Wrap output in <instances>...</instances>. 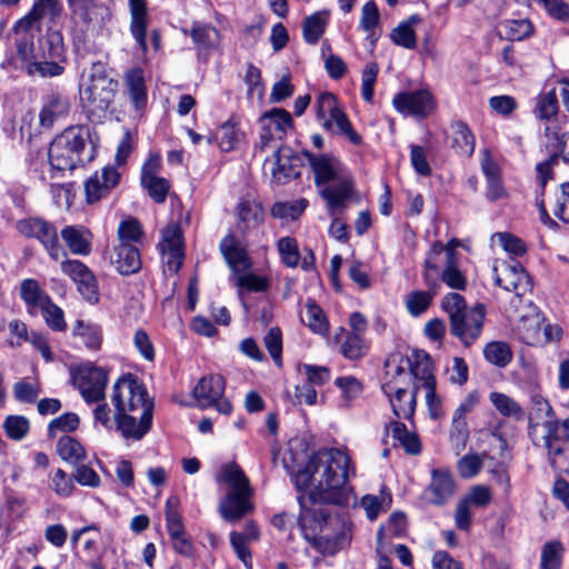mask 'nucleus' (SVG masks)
Listing matches in <instances>:
<instances>
[{
  "mask_svg": "<svg viewBox=\"0 0 569 569\" xmlns=\"http://www.w3.org/2000/svg\"><path fill=\"white\" fill-rule=\"evenodd\" d=\"M355 475L349 456L337 448H323L315 452L305 470L296 476L298 487L312 486L313 502L345 505L348 502V479Z\"/></svg>",
  "mask_w": 569,
  "mask_h": 569,
  "instance_id": "nucleus-1",
  "label": "nucleus"
},
{
  "mask_svg": "<svg viewBox=\"0 0 569 569\" xmlns=\"http://www.w3.org/2000/svg\"><path fill=\"white\" fill-rule=\"evenodd\" d=\"M111 403L113 422L123 438L140 440L149 431L153 403L136 376L128 373L114 382Z\"/></svg>",
  "mask_w": 569,
  "mask_h": 569,
  "instance_id": "nucleus-2",
  "label": "nucleus"
},
{
  "mask_svg": "<svg viewBox=\"0 0 569 569\" xmlns=\"http://www.w3.org/2000/svg\"><path fill=\"white\" fill-rule=\"evenodd\" d=\"M532 419H542L541 423H530V432H541L542 446L547 450L551 468L559 473H569V418L559 421L550 403L541 396L531 398Z\"/></svg>",
  "mask_w": 569,
  "mask_h": 569,
  "instance_id": "nucleus-3",
  "label": "nucleus"
},
{
  "mask_svg": "<svg viewBox=\"0 0 569 569\" xmlns=\"http://www.w3.org/2000/svg\"><path fill=\"white\" fill-rule=\"evenodd\" d=\"M299 525L306 540L322 555L332 556L351 541V523L323 507L305 510Z\"/></svg>",
  "mask_w": 569,
  "mask_h": 569,
  "instance_id": "nucleus-4",
  "label": "nucleus"
},
{
  "mask_svg": "<svg viewBox=\"0 0 569 569\" xmlns=\"http://www.w3.org/2000/svg\"><path fill=\"white\" fill-rule=\"evenodd\" d=\"M315 174L317 187L327 203L330 216L341 213L353 193V181L343 163L336 157L305 152Z\"/></svg>",
  "mask_w": 569,
  "mask_h": 569,
  "instance_id": "nucleus-5",
  "label": "nucleus"
},
{
  "mask_svg": "<svg viewBox=\"0 0 569 569\" xmlns=\"http://www.w3.org/2000/svg\"><path fill=\"white\" fill-rule=\"evenodd\" d=\"M410 360L393 353L385 362L386 382L382 391L388 397L393 415L398 419L411 420L417 405L418 386H412Z\"/></svg>",
  "mask_w": 569,
  "mask_h": 569,
  "instance_id": "nucleus-6",
  "label": "nucleus"
},
{
  "mask_svg": "<svg viewBox=\"0 0 569 569\" xmlns=\"http://www.w3.org/2000/svg\"><path fill=\"white\" fill-rule=\"evenodd\" d=\"M90 132L87 127H69L58 134L50 143L49 163L57 171H72L78 166L90 162L94 150L88 146Z\"/></svg>",
  "mask_w": 569,
  "mask_h": 569,
  "instance_id": "nucleus-7",
  "label": "nucleus"
},
{
  "mask_svg": "<svg viewBox=\"0 0 569 569\" xmlns=\"http://www.w3.org/2000/svg\"><path fill=\"white\" fill-rule=\"evenodd\" d=\"M216 480L227 486L226 496L219 503L220 515L226 521H238L253 510L251 501L253 490L239 465L234 462L223 465Z\"/></svg>",
  "mask_w": 569,
  "mask_h": 569,
  "instance_id": "nucleus-8",
  "label": "nucleus"
},
{
  "mask_svg": "<svg viewBox=\"0 0 569 569\" xmlns=\"http://www.w3.org/2000/svg\"><path fill=\"white\" fill-rule=\"evenodd\" d=\"M118 82L112 79L101 62L93 63L79 84L80 101L88 113L100 116L113 102Z\"/></svg>",
  "mask_w": 569,
  "mask_h": 569,
  "instance_id": "nucleus-9",
  "label": "nucleus"
},
{
  "mask_svg": "<svg viewBox=\"0 0 569 569\" xmlns=\"http://www.w3.org/2000/svg\"><path fill=\"white\" fill-rule=\"evenodd\" d=\"M74 388L87 403L100 402L106 398L108 371L92 362L81 363L71 370Z\"/></svg>",
  "mask_w": 569,
  "mask_h": 569,
  "instance_id": "nucleus-10",
  "label": "nucleus"
},
{
  "mask_svg": "<svg viewBox=\"0 0 569 569\" xmlns=\"http://www.w3.org/2000/svg\"><path fill=\"white\" fill-rule=\"evenodd\" d=\"M317 117L322 120L326 129L346 136L349 141L359 146L362 141L346 113L338 106L337 99L329 92L321 93L317 100Z\"/></svg>",
  "mask_w": 569,
  "mask_h": 569,
  "instance_id": "nucleus-11",
  "label": "nucleus"
},
{
  "mask_svg": "<svg viewBox=\"0 0 569 569\" xmlns=\"http://www.w3.org/2000/svg\"><path fill=\"white\" fill-rule=\"evenodd\" d=\"M261 133L256 148L260 151L281 147L279 144L293 129L291 114L280 108H273L260 117Z\"/></svg>",
  "mask_w": 569,
  "mask_h": 569,
  "instance_id": "nucleus-12",
  "label": "nucleus"
},
{
  "mask_svg": "<svg viewBox=\"0 0 569 569\" xmlns=\"http://www.w3.org/2000/svg\"><path fill=\"white\" fill-rule=\"evenodd\" d=\"M17 229L24 237L37 239L52 260L67 257V252L59 243L57 228L52 223L41 218H28L18 221Z\"/></svg>",
  "mask_w": 569,
  "mask_h": 569,
  "instance_id": "nucleus-13",
  "label": "nucleus"
},
{
  "mask_svg": "<svg viewBox=\"0 0 569 569\" xmlns=\"http://www.w3.org/2000/svg\"><path fill=\"white\" fill-rule=\"evenodd\" d=\"M224 379L220 375H208L202 377L194 386L192 395L201 409L214 407L222 415H230L231 402L223 397Z\"/></svg>",
  "mask_w": 569,
  "mask_h": 569,
  "instance_id": "nucleus-14",
  "label": "nucleus"
},
{
  "mask_svg": "<svg viewBox=\"0 0 569 569\" xmlns=\"http://www.w3.org/2000/svg\"><path fill=\"white\" fill-rule=\"evenodd\" d=\"M392 104L398 112L419 119L428 117L436 109L432 93L425 88L397 93Z\"/></svg>",
  "mask_w": 569,
  "mask_h": 569,
  "instance_id": "nucleus-15",
  "label": "nucleus"
},
{
  "mask_svg": "<svg viewBox=\"0 0 569 569\" xmlns=\"http://www.w3.org/2000/svg\"><path fill=\"white\" fill-rule=\"evenodd\" d=\"M457 483L448 468H433L430 481L422 492L425 501L432 506H443L456 495Z\"/></svg>",
  "mask_w": 569,
  "mask_h": 569,
  "instance_id": "nucleus-16",
  "label": "nucleus"
},
{
  "mask_svg": "<svg viewBox=\"0 0 569 569\" xmlns=\"http://www.w3.org/2000/svg\"><path fill=\"white\" fill-rule=\"evenodd\" d=\"M492 271L496 284L507 291H513L518 297L531 290L530 277L517 261L496 262Z\"/></svg>",
  "mask_w": 569,
  "mask_h": 569,
  "instance_id": "nucleus-17",
  "label": "nucleus"
},
{
  "mask_svg": "<svg viewBox=\"0 0 569 569\" xmlns=\"http://www.w3.org/2000/svg\"><path fill=\"white\" fill-rule=\"evenodd\" d=\"M61 271L76 284L79 293L90 303L99 300L98 281L92 271L80 260L66 259L60 264Z\"/></svg>",
  "mask_w": 569,
  "mask_h": 569,
  "instance_id": "nucleus-18",
  "label": "nucleus"
},
{
  "mask_svg": "<svg viewBox=\"0 0 569 569\" xmlns=\"http://www.w3.org/2000/svg\"><path fill=\"white\" fill-rule=\"evenodd\" d=\"M519 339L528 346H545L560 337L557 326L546 323L540 316L522 318L517 327Z\"/></svg>",
  "mask_w": 569,
  "mask_h": 569,
  "instance_id": "nucleus-19",
  "label": "nucleus"
},
{
  "mask_svg": "<svg viewBox=\"0 0 569 569\" xmlns=\"http://www.w3.org/2000/svg\"><path fill=\"white\" fill-rule=\"evenodd\" d=\"M438 268L428 258L425 262V270L422 273L427 290H415L409 292L405 298V306L407 311L412 317H419L425 313L431 306L433 298L437 295L438 283L432 277L431 271L437 272Z\"/></svg>",
  "mask_w": 569,
  "mask_h": 569,
  "instance_id": "nucleus-20",
  "label": "nucleus"
},
{
  "mask_svg": "<svg viewBox=\"0 0 569 569\" xmlns=\"http://www.w3.org/2000/svg\"><path fill=\"white\" fill-rule=\"evenodd\" d=\"M486 309L483 305H477L469 309V312L458 318V325L450 322V331L465 347H469L480 337L482 332Z\"/></svg>",
  "mask_w": 569,
  "mask_h": 569,
  "instance_id": "nucleus-21",
  "label": "nucleus"
},
{
  "mask_svg": "<svg viewBox=\"0 0 569 569\" xmlns=\"http://www.w3.org/2000/svg\"><path fill=\"white\" fill-rule=\"evenodd\" d=\"M480 401V392L471 390L460 401L451 419L450 439L458 449L463 448L469 438L467 415L472 412Z\"/></svg>",
  "mask_w": 569,
  "mask_h": 569,
  "instance_id": "nucleus-22",
  "label": "nucleus"
},
{
  "mask_svg": "<svg viewBox=\"0 0 569 569\" xmlns=\"http://www.w3.org/2000/svg\"><path fill=\"white\" fill-rule=\"evenodd\" d=\"M273 149L274 160L271 168L273 181L278 184H284L291 179L298 178L302 168L301 157L287 146Z\"/></svg>",
  "mask_w": 569,
  "mask_h": 569,
  "instance_id": "nucleus-23",
  "label": "nucleus"
},
{
  "mask_svg": "<svg viewBox=\"0 0 569 569\" xmlns=\"http://www.w3.org/2000/svg\"><path fill=\"white\" fill-rule=\"evenodd\" d=\"M120 177V172L112 166L94 172L84 183L87 201L92 203L108 194L119 183Z\"/></svg>",
  "mask_w": 569,
  "mask_h": 569,
  "instance_id": "nucleus-24",
  "label": "nucleus"
},
{
  "mask_svg": "<svg viewBox=\"0 0 569 569\" xmlns=\"http://www.w3.org/2000/svg\"><path fill=\"white\" fill-rule=\"evenodd\" d=\"M123 94L134 111L141 114L148 104V92L142 69L134 68L123 76Z\"/></svg>",
  "mask_w": 569,
  "mask_h": 569,
  "instance_id": "nucleus-25",
  "label": "nucleus"
},
{
  "mask_svg": "<svg viewBox=\"0 0 569 569\" xmlns=\"http://www.w3.org/2000/svg\"><path fill=\"white\" fill-rule=\"evenodd\" d=\"M130 24L129 30L142 53L148 51L147 29L150 22L148 4L146 0H128Z\"/></svg>",
  "mask_w": 569,
  "mask_h": 569,
  "instance_id": "nucleus-26",
  "label": "nucleus"
},
{
  "mask_svg": "<svg viewBox=\"0 0 569 569\" xmlns=\"http://www.w3.org/2000/svg\"><path fill=\"white\" fill-rule=\"evenodd\" d=\"M61 11V0H38L30 12L14 24L13 30L16 33L31 31L39 20L48 18L50 21H54Z\"/></svg>",
  "mask_w": 569,
  "mask_h": 569,
  "instance_id": "nucleus-27",
  "label": "nucleus"
},
{
  "mask_svg": "<svg viewBox=\"0 0 569 569\" xmlns=\"http://www.w3.org/2000/svg\"><path fill=\"white\" fill-rule=\"evenodd\" d=\"M109 260L122 276L137 273L142 266L140 251L137 246L116 244L109 252Z\"/></svg>",
  "mask_w": 569,
  "mask_h": 569,
  "instance_id": "nucleus-28",
  "label": "nucleus"
},
{
  "mask_svg": "<svg viewBox=\"0 0 569 569\" xmlns=\"http://www.w3.org/2000/svg\"><path fill=\"white\" fill-rule=\"evenodd\" d=\"M68 97L60 92H50L43 99L39 113V123L42 128H51L56 121L68 116L70 111Z\"/></svg>",
  "mask_w": 569,
  "mask_h": 569,
  "instance_id": "nucleus-29",
  "label": "nucleus"
},
{
  "mask_svg": "<svg viewBox=\"0 0 569 569\" xmlns=\"http://www.w3.org/2000/svg\"><path fill=\"white\" fill-rule=\"evenodd\" d=\"M410 372L412 375V386L416 380L421 381L425 389H429L432 395V388L436 386V379L432 373V361L430 356L423 350H413L410 356Z\"/></svg>",
  "mask_w": 569,
  "mask_h": 569,
  "instance_id": "nucleus-30",
  "label": "nucleus"
},
{
  "mask_svg": "<svg viewBox=\"0 0 569 569\" xmlns=\"http://www.w3.org/2000/svg\"><path fill=\"white\" fill-rule=\"evenodd\" d=\"M219 248L228 266L234 272H243L249 269V257L234 234L228 233L221 240Z\"/></svg>",
  "mask_w": 569,
  "mask_h": 569,
  "instance_id": "nucleus-31",
  "label": "nucleus"
},
{
  "mask_svg": "<svg viewBox=\"0 0 569 569\" xmlns=\"http://www.w3.org/2000/svg\"><path fill=\"white\" fill-rule=\"evenodd\" d=\"M61 238L71 253L88 256L91 252V232L84 227L67 226L61 230Z\"/></svg>",
  "mask_w": 569,
  "mask_h": 569,
  "instance_id": "nucleus-32",
  "label": "nucleus"
},
{
  "mask_svg": "<svg viewBox=\"0 0 569 569\" xmlns=\"http://www.w3.org/2000/svg\"><path fill=\"white\" fill-rule=\"evenodd\" d=\"M386 433L391 435L395 441L402 447L406 453L418 456L421 452V442L415 431L409 430L405 423L396 420L386 423Z\"/></svg>",
  "mask_w": 569,
  "mask_h": 569,
  "instance_id": "nucleus-33",
  "label": "nucleus"
},
{
  "mask_svg": "<svg viewBox=\"0 0 569 569\" xmlns=\"http://www.w3.org/2000/svg\"><path fill=\"white\" fill-rule=\"evenodd\" d=\"M21 34L16 40V56L9 60V63L16 69L28 71L29 64L34 61V34L31 31H20Z\"/></svg>",
  "mask_w": 569,
  "mask_h": 569,
  "instance_id": "nucleus-34",
  "label": "nucleus"
},
{
  "mask_svg": "<svg viewBox=\"0 0 569 569\" xmlns=\"http://www.w3.org/2000/svg\"><path fill=\"white\" fill-rule=\"evenodd\" d=\"M72 337L84 348L97 351L102 343V329L98 323L79 319L72 327Z\"/></svg>",
  "mask_w": 569,
  "mask_h": 569,
  "instance_id": "nucleus-35",
  "label": "nucleus"
},
{
  "mask_svg": "<svg viewBox=\"0 0 569 569\" xmlns=\"http://www.w3.org/2000/svg\"><path fill=\"white\" fill-rule=\"evenodd\" d=\"M237 216L243 231H249L263 223L264 210L258 201L242 199L237 206Z\"/></svg>",
  "mask_w": 569,
  "mask_h": 569,
  "instance_id": "nucleus-36",
  "label": "nucleus"
},
{
  "mask_svg": "<svg viewBox=\"0 0 569 569\" xmlns=\"http://www.w3.org/2000/svg\"><path fill=\"white\" fill-rule=\"evenodd\" d=\"M190 36L199 52H208L217 49L220 43L219 31L209 24H194Z\"/></svg>",
  "mask_w": 569,
  "mask_h": 569,
  "instance_id": "nucleus-37",
  "label": "nucleus"
},
{
  "mask_svg": "<svg viewBox=\"0 0 569 569\" xmlns=\"http://www.w3.org/2000/svg\"><path fill=\"white\" fill-rule=\"evenodd\" d=\"M420 21V17L413 14L397 26L390 33L392 42L406 49H413L417 46V37L413 27Z\"/></svg>",
  "mask_w": 569,
  "mask_h": 569,
  "instance_id": "nucleus-38",
  "label": "nucleus"
},
{
  "mask_svg": "<svg viewBox=\"0 0 569 569\" xmlns=\"http://www.w3.org/2000/svg\"><path fill=\"white\" fill-rule=\"evenodd\" d=\"M558 99L555 90L546 92L537 97L535 114L539 120L545 121V128L551 122L559 123Z\"/></svg>",
  "mask_w": 569,
  "mask_h": 569,
  "instance_id": "nucleus-39",
  "label": "nucleus"
},
{
  "mask_svg": "<svg viewBox=\"0 0 569 569\" xmlns=\"http://www.w3.org/2000/svg\"><path fill=\"white\" fill-rule=\"evenodd\" d=\"M452 130V140L451 147L456 149V151L465 157H470L475 150V136L468 128V126L463 122H455L451 126Z\"/></svg>",
  "mask_w": 569,
  "mask_h": 569,
  "instance_id": "nucleus-40",
  "label": "nucleus"
},
{
  "mask_svg": "<svg viewBox=\"0 0 569 569\" xmlns=\"http://www.w3.org/2000/svg\"><path fill=\"white\" fill-rule=\"evenodd\" d=\"M243 137V132L232 120H228L221 124L214 134L217 143L223 152L234 150Z\"/></svg>",
  "mask_w": 569,
  "mask_h": 569,
  "instance_id": "nucleus-41",
  "label": "nucleus"
},
{
  "mask_svg": "<svg viewBox=\"0 0 569 569\" xmlns=\"http://www.w3.org/2000/svg\"><path fill=\"white\" fill-rule=\"evenodd\" d=\"M301 319L315 333L326 335L329 331L327 317L320 306L313 300L306 302Z\"/></svg>",
  "mask_w": 569,
  "mask_h": 569,
  "instance_id": "nucleus-42",
  "label": "nucleus"
},
{
  "mask_svg": "<svg viewBox=\"0 0 569 569\" xmlns=\"http://www.w3.org/2000/svg\"><path fill=\"white\" fill-rule=\"evenodd\" d=\"M543 137L547 146L559 150L562 159L569 162V131L562 132L560 123L551 122L543 128Z\"/></svg>",
  "mask_w": 569,
  "mask_h": 569,
  "instance_id": "nucleus-43",
  "label": "nucleus"
},
{
  "mask_svg": "<svg viewBox=\"0 0 569 569\" xmlns=\"http://www.w3.org/2000/svg\"><path fill=\"white\" fill-rule=\"evenodd\" d=\"M57 453L71 465H76L86 458V450L82 445L70 436H62L57 442Z\"/></svg>",
  "mask_w": 569,
  "mask_h": 569,
  "instance_id": "nucleus-44",
  "label": "nucleus"
},
{
  "mask_svg": "<svg viewBox=\"0 0 569 569\" xmlns=\"http://www.w3.org/2000/svg\"><path fill=\"white\" fill-rule=\"evenodd\" d=\"M118 244L137 246L143 238L141 223L132 217L123 219L117 230Z\"/></svg>",
  "mask_w": 569,
  "mask_h": 569,
  "instance_id": "nucleus-45",
  "label": "nucleus"
},
{
  "mask_svg": "<svg viewBox=\"0 0 569 569\" xmlns=\"http://www.w3.org/2000/svg\"><path fill=\"white\" fill-rule=\"evenodd\" d=\"M20 297L30 310L40 309L50 299L34 279H26L21 282Z\"/></svg>",
  "mask_w": 569,
  "mask_h": 569,
  "instance_id": "nucleus-46",
  "label": "nucleus"
},
{
  "mask_svg": "<svg viewBox=\"0 0 569 569\" xmlns=\"http://www.w3.org/2000/svg\"><path fill=\"white\" fill-rule=\"evenodd\" d=\"M391 493L382 487L379 495H366L361 499V507L365 509L369 520L377 519L381 510H386L391 506Z\"/></svg>",
  "mask_w": 569,
  "mask_h": 569,
  "instance_id": "nucleus-47",
  "label": "nucleus"
},
{
  "mask_svg": "<svg viewBox=\"0 0 569 569\" xmlns=\"http://www.w3.org/2000/svg\"><path fill=\"white\" fill-rule=\"evenodd\" d=\"M483 356L488 362L505 368L512 360V351L503 341H491L483 348Z\"/></svg>",
  "mask_w": 569,
  "mask_h": 569,
  "instance_id": "nucleus-48",
  "label": "nucleus"
},
{
  "mask_svg": "<svg viewBox=\"0 0 569 569\" xmlns=\"http://www.w3.org/2000/svg\"><path fill=\"white\" fill-rule=\"evenodd\" d=\"M490 401L493 407L505 417H511L517 420H521L525 417L523 409L512 398L505 393L491 392Z\"/></svg>",
  "mask_w": 569,
  "mask_h": 569,
  "instance_id": "nucleus-49",
  "label": "nucleus"
},
{
  "mask_svg": "<svg viewBox=\"0 0 569 569\" xmlns=\"http://www.w3.org/2000/svg\"><path fill=\"white\" fill-rule=\"evenodd\" d=\"M49 487L59 497H70L76 490L74 477L62 469H56L49 476Z\"/></svg>",
  "mask_w": 569,
  "mask_h": 569,
  "instance_id": "nucleus-50",
  "label": "nucleus"
},
{
  "mask_svg": "<svg viewBox=\"0 0 569 569\" xmlns=\"http://www.w3.org/2000/svg\"><path fill=\"white\" fill-rule=\"evenodd\" d=\"M327 18L323 13L317 12L307 17L303 21V39L310 44H315L321 38L326 30Z\"/></svg>",
  "mask_w": 569,
  "mask_h": 569,
  "instance_id": "nucleus-51",
  "label": "nucleus"
},
{
  "mask_svg": "<svg viewBox=\"0 0 569 569\" xmlns=\"http://www.w3.org/2000/svg\"><path fill=\"white\" fill-rule=\"evenodd\" d=\"M43 57L52 60L63 61L66 58V47L60 31L48 30L42 46Z\"/></svg>",
  "mask_w": 569,
  "mask_h": 569,
  "instance_id": "nucleus-52",
  "label": "nucleus"
},
{
  "mask_svg": "<svg viewBox=\"0 0 569 569\" xmlns=\"http://www.w3.org/2000/svg\"><path fill=\"white\" fill-rule=\"evenodd\" d=\"M341 353L351 360L363 357L368 350V345L361 335L347 332L340 345Z\"/></svg>",
  "mask_w": 569,
  "mask_h": 569,
  "instance_id": "nucleus-53",
  "label": "nucleus"
},
{
  "mask_svg": "<svg viewBox=\"0 0 569 569\" xmlns=\"http://www.w3.org/2000/svg\"><path fill=\"white\" fill-rule=\"evenodd\" d=\"M441 308L449 316L450 322H458V318L469 312L470 309L467 307L465 298L457 292L447 293L441 300Z\"/></svg>",
  "mask_w": 569,
  "mask_h": 569,
  "instance_id": "nucleus-54",
  "label": "nucleus"
},
{
  "mask_svg": "<svg viewBox=\"0 0 569 569\" xmlns=\"http://www.w3.org/2000/svg\"><path fill=\"white\" fill-rule=\"evenodd\" d=\"M440 279L446 286L455 290H465L467 287V278L459 269L458 261H446Z\"/></svg>",
  "mask_w": 569,
  "mask_h": 569,
  "instance_id": "nucleus-55",
  "label": "nucleus"
},
{
  "mask_svg": "<svg viewBox=\"0 0 569 569\" xmlns=\"http://www.w3.org/2000/svg\"><path fill=\"white\" fill-rule=\"evenodd\" d=\"M281 261L289 268H296L300 260L297 240L292 237H282L277 242Z\"/></svg>",
  "mask_w": 569,
  "mask_h": 569,
  "instance_id": "nucleus-56",
  "label": "nucleus"
},
{
  "mask_svg": "<svg viewBox=\"0 0 569 569\" xmlns=\"http://www.w3.org/2000/svg\"><path fill=\"white\" fill-rule=\"evenodd\" d=\"M40 392V385L37 380L29 381L22 379L17 381L12 388L14 399L21 403H33Z\"/></svg>",
  "mask_w": 569,
  "mask_h": 569,
  "instance_id": "nucleus-57",
  "label": "nucleus"
},
{
  "mask_svg": "<svg viewBox=\"0 0 569 569\" xmlns=\"http://www.w3.org/2000/svg\"><path fill=\"white\" fill-rule=\"evenodd\" d=\"M307 201L305 199L288 202H276L271 208V216L279 219H297L306 209Z\"/></svg>",
  "mask_w": 569,
  "mask_h": 569,
  "instance_id": "nucleus-58",
  "label": "nucleus"
},
{
  "mask_svg": "<svg viewBox=\"0 0 569 569\" xmlns=\"http://www.w3.org/2000/svg\"><path fill=\"white\" fill-rule=\"evenodd\" d=\"M538 4L550 19L563 24L569 23V3L565 0H539Z\"/></svg>",
  "mask_w": 569,
  "mask_h": 569,
  "instance_id": "nucleus-59",
  "label": "nucleus"
},
{
  "mask_svg": "<svg viewBox=\"0 0 569 569\" xmlns=\"http://www.w3.org/2000/svg\"><path fill=\"white\" fill-rule=\"evenodd\" d=\"M7 436L12 440H22L29 432V420L23 416H8L3 422Z\"/></svg>",
  "mask_w": 569,
  "mask_h": 569,
  "instance_id": "nucleus-60",
  "label": "nucleus"
},
{
  "mask_svg": "<svg viewBox=\"0 0 569 569\" xmlns=\"http://www.w3.org/2000/svg\"><path fill=\"white\" fill-rule=\"evenodd\" d=\"M46 323L54 331H63L67 327L64 315L60 307L49 299L41 308Z\"/></svg>",
  "mask_w": 569,
  "mask_h": 569,
  "instance_id": "nucleus-61",
  "label": "nucleus"
},
{
  "mask_svg": "<svg viewBox=\"0 0 569 569\" xmlns=\"http://www.w3.org/2000/svg\"><path fill=\"white\" fill-rule=\"evenodd\" d=\"M299 372L306 377V382L315 386H323L330 379V370L323 366H315V365H300Z\"/></svg>",
  "mask_w": 569,
  "mask_h": 569,
  "instance_id": "nucleus-62",
  "label": "nucleus"
},
{
  "mask_svg": "<svg viewBox=\"0 0 569 569\" xmlns=\"http://www.w3.org/2000/svg\"><path fill=\"white\" fill-rule=\"evenodd\" d=\"M79 426V417L73 412H67L53 419L48 426V436L54 438L57 432H71Z\"/></svg>",
  "mask_w": 569,
  "mask_h": 569,
  "instance_id": "nucleus-63",
  "label": "nucleus"
},
{
  "mask_svg": "<svg viewBox=\"0 0 569 569\" xmlns=\"http://www.w3.org/2000/svg\"><path fill=\"white\" fill-rule=\"evenodd\" d=\"M562 546L560 542L551 541L545 545L541 552L542 569H559L561 563Z\"/></svg>",
  "mask_w": 569,
  "mask_h": 569,
  "instance_id": "nucleus-64",
  "label": "nucleus"
}]
</instances>
